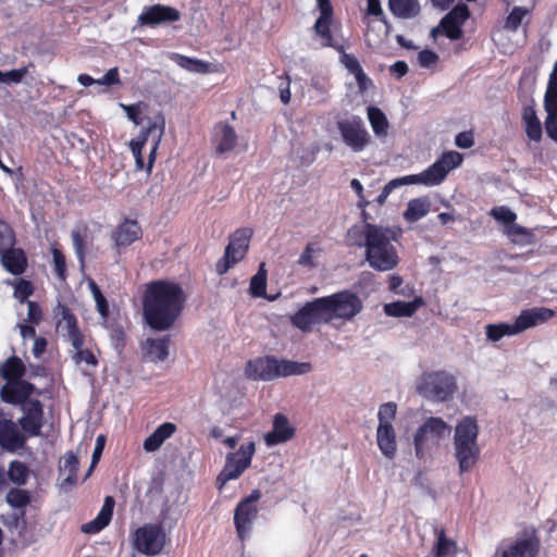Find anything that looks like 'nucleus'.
Listing matches in <instances>:
<instances>
[{"label":"nucleus","mask_w":557,"mask_h":557,"mask_svg":"<svg viewBox=\"0 0 557 557\" xmlns=\"http://www.w3.org/2000/svg\"><path fill=\"white\" fill-rule=\"evenodd\" d=\"M185 301L180 284L164 280L150 282L143 297V318L150 329L168 331L180 317Z\"/></svg>","instance_id":"f257e3e1"},{"label":"nucleus","mask_w":557,"mask_h":557,"mask_svg":"<svg viewBox=\"0 0 557 557\" xmlns=\"http://www.w3.org/2000/svg\"><path fill=\"white\" fill-rule=\"evenodd\" d=\"M363 240L356 242L359 247L366 248V260L377 271H389L398 263L396 248L392 244L395 232L389 227L367 223L362 230Z\"/></svg>","instance_id":"f03ea898"},{"label":"nucleus","mask_w":557,"mask_h":557,"mask_svg":"<svg viewBox=\"0 0 557 557\" xmlns=\"http://www.w3.org/2000/svg\"><path fill=\"white\" fill-rule=\"evenodd\" d=\"M479 426L473 417H463L455 428L454 448L460 473L469 471L480 456Z\"/></svg>","instance_id":"7ed1b4c3"},{"label":"nucleus","mask_w":557,"mask_h":557,"mask_svg":"<svg viewBox=\"0 0 557 557\" xmlns=\"http://www.w3.org/2000/svg\"><path fill=\"white\" fill-rule=\"evenodd\" d=\"M311 370L309 362L277 359L272 356L250 360L246 374L252 380L272 381L277 377L306 374Z\"/></svg>","instance_id":"20e7f679"},{"label":"nucleus","mask_w":557,"mask_h":557,"mask_svg":"<svg viewBox=\"0 0 557 557\" xmlns=\"http://www.w3.org/2000/svg\"><path fill=\"white\" fill-rule=\"evenodd\" d=\"M418 393L433 401H446L457 389L456 379L446 371H434L422 375L417 386Z\"/></svg>","instance_id":"39448f33"},{"label":"nucleus","mask_w":557,"mask_h":557,"mask_svg":"<svg viewBox=\"0 0 557 557\" xmlns=\"http://www.w3.org/2000/svg\"><path fill=\"white\" fill-rule=\"evenodd\" d=\"M449 433L450 426L442 418H428L413 436L416 456L419 459L425 458L430 455L431 449L436 447L440 441Z\"/></svg>","instance_id":"423d86ee"},{"label":"nucleus","mask_w":557,"mask_h":557,"mask_svg":"<svg viewBox=\"0 0 557 557\" xmlns=\"http://www.w3.org/2000/svg\"><path fill=\"white\" fill-rule=\"evenodd\" d=\"M290 323L304 333H309L315 325L331 323L324 297L307 301L290 317Z\"/></svg>","instance_id":"0eeeda50"},{"label":"nucleus","mask_w":557,"mask_h":557,"mask_svg":"<svg viewBox=\"0 0 557 557\" xmlns=\"http://www.w3.org/2000/svg\"><path fill=\"white\" fill-rule=\"evenodd\" d=\"M331 322L335 319L351 321L363 309L362 300L351 290L324 296Z\"/></svg>","instance_id":"6e6552de"},{"label":"nucleus","mask_w":557,"mask_h":557,"mask_svg":"<svg viewBox=\"0 0 557 557\" xmlns=\"http://www.w3.org/2000/svg\"><path fill=\"white\" fill-rule=\"evenodd\" d=\"M252 236L251 228H238L230 237L224 256L216 262L215 269L219 274L226 273L234 264L240 261L248 248Z\"/></svg>","instance_id":"1a4fd4ad"},{"label":"nucleus","mask_w":557,"mask_h":557,"mask_svg":"<svg viewBox=\"0 0 557 557\" xmlns=\"http://www.w3.org/2000/svg\"><path fill=\"white\" fill-rule=\"evenodd\" d=\"M462 161L459 152H444L432 165L419 174H413L416 183L424 186L440 185L450 170L457 168Z\"/></svg>","instance_id":"9d476101"},{"label":"nucleus","mask_w":557,"mask_h":557,"mask_svg":"<svg viewBox=\"0 0 557 557\" xmlns=\"http://www.w3.org/2000/svg\"><path fill=\"white\" fill-rule=\"evenodd\" d=\"M256 447L253 442L242 445L237 453H230L223 470L216 478V483L221 488L231 480L237 479L251 463Z\"/></svg>","instance_id":"9b49d317"},{"label":"nucleus","mask_w":557,"mask_h":557,"mask_svg":"<svg viewBox=\"0 0 557 557\" xmlns=\"http://www.w3.org/2000/svg\"><path fill=\"white\" fill-rule=\"evenodd\" d=\"M337 128L344 144L354 152L363 151L371 140V136L360 116L352 115L338 121Z\"/></svg>","instance_id":"f8f14e48"},{"label":"nucleus","mask_w":557,"mask_h":557,"mask_svg":"<svg viewBox=\"0 0 557 557\" xmlns=\"http://www.w3.org/2000/svg\"><path fill=\"white\" fill-rule=\"evenodd\" d=\"M165 533L161 524L146 523L134 533L133 545L147 556L158 555L164 547Z\"/></svg>","instance_id":"ddd939ff"},{"label":"nucleus","mask_w":557,"mask_h":557,"mask_svg":"<svg viewBox=\"0 0 557 557\" xmlns=\"http://www.w3.org/2000/svg\"><path fill=\"white\" fill-rule=\"evenodd\" d=\"M165 121L162 115L157 116L154 120L148 119L147 126L141 129L137 138L132 139L129 147L135 158L136 169L141 170L144 168V158L141 154L145 144L149 139H154L156 144L160 143L164 134Z\"/></svg>","instance_id":"4468645a"},{"label":"nucleus","mask_w":557,"mask_h":557,"mask_svg":"<svg viewBox=\"0 0 557 557\" xmlns=\"http://www.w3.org/2000/svg\"><path fill=\"white\" fill-rule=\"evenodd\" d=\"M53 315L57 320V330L67 338L73 348L79 347L83 334L78 329L77 319L70 308L58 302L53 309Z\"/></svg>","instance_id":"2eb2a0df"},{"label":"nucleus","mask_w":557,"mask_h":557,"mask_svg":"<svg viewBox=\"0 0 557 557\" xmlns=\"http://www.w3.org/2000/svg\"><path fill=\"white\" fill-rule=\"evenodd\" d=\"M36 392V386L25 380L16 379L7 382L0 389V398L10 405H20L21 408L28 405L29 396Z\"/></svg>","instance_id":"dca6fc26"},{"label":"nucleus","mask_w":557,"mask_h":557,"mask_svg":"<svg viewBox=\"0 0 557 557\" xmlns=\"http://www.w3.org/2000/svg\"><path fill=\"white\" fill-rule=\"evenodd\" d=\"M21 410L24 416L17 420V424L29 436H39L44 424V406L41 401L32 399Z\"/></svg>","instance_id":"f3484780"},{"label":"nucleus","mask_w":557,"mask_h":557,"mask_svg":"<svg viewBox=\"0 0 557 557\" xmlns=\"http://www.w3.org/2000/svg\"><path fill=\"white\" fill-rule=\"evenodd\" d=\"M181 18V13L175 8L153 4L146 7L138 16L137 23L141 26H157L168 22H176Z\"/></svg>","instance_id":"a211bd4d"},{"label":"nucleus","mask_w":557,"mask_h":557,"mask_svg":"<svg viewBox=\"0 0 557 557\" xmlns=\"http://www.w3.org/2000/svg\"><path fill=\"white\" fill-rule=\"evenodd\" d=\"M26 444V437L20 432L17 424L11 419L0 420V446L2 449L14 453L23 448Z\"/></svg>","instance_id":"6ab92c4d"},{"label":"nucleus","mask_w":557,"mask_h":557,"mask_svg":"<svg viewBox=\"0 0 557 557\" xmlns=\"http://www.w3.org/2000/svg\"><path fill=\"white\" fill-rule=\"evenodd\" d=\"M555 315L552 309L547 308H533L523 310L512 323V327L516 334L521 333L530 327H533L540 323H543Z\"/></svg>","instance_id":"aec40b11"},{"label":"nucleus","mask_w":557,"mask_h":557,"mask_svg":"<svg viewBox=\"0 0 557 557\" xmlns=\"http://www.w3.org/2000/svg\"><path fill=\"white\" fill-rule=\"evenodd\" d=\"M79 461L72 451L66 453L59 461L60 487L64 491L71 490L77 482V470Z\"/></svg>","instance_id":"412c9836"},{"label":"nucleus","mask_w":557,"mask_h":557,"mask_svg":"<svg viewBox=\"0 0 557 557\" xmlns=\"http://www.w3.org/2000/svg\"><path fill=\"white\" fill-rule=\"evenodd\" d=\"M258 516V509L256 506H248L244 503L237 505L234 512V523L238 537L243 541L249 536L253 521Z\"/></svg>","instance_id":"4be33fe9"},{"label":"nucleus","mask_w":557,"mask_h":557,"mask_svg":"<svg viewBox=\"0 0 557 557\" xmlns=\"http://www.w3.org/2000/svg\"><path fill=\"white\" fill-rule=\"evenodd\" d=\"M540 544L535 537L517 540L508 549L497 550L494 557H536Z\"/></svg>","instance_id":"5701e85b"},{"label":"nucleus","mask_w":557,"mask_h":557,"mask_svg":"<svg viewBox=\"0 0 557 557\" xmlns=\"http://www.w3.org/2000/svg\"><path fill=\"white\" fill-rule=\"evenodd\" d=\"M295 430L289 425L288 419L283 413H276L273 419V429L265 434L268 446H275L293 437Z\"/></svg>","instance_id":"b1692460"},{"label":"nucleus","mask_w":557,"mask_h":557,"mask_svg":"<svg viewBox=\"0 0 557 557\" xmlns=\"http://www.w3.org/2000/svg\"><path fill=\"white\" fill-rule=\"evenodd\" d=\"M114 505V498L112 496H107L97 517L94 520L83 524L82 531L87 534H95L104 529L112 519Z\"/></svg>","instance_id":"393cba45"},{"label":"nucleus","mask_w":557,"mask_h":557,"mask_svg":"<svg viewBox=\"0 0 557 557\" xmlns=\"http://www.w3.org/2000/svg\"><path fill=\"white\" fill-rule=\"evenodd\" d=\"M140 236L141 227L137 221L125 220L116 227L112 234V239L114 240L115 247H126L139 239Z\"/></svg>","instance_id":"a878e982"},{"label":"nucleus","mask_w":557,"mask_h":557,"mask_svg":"<svg viewBox=\"0 0 557 557\" xmlns=\"http://www.w3.org/2000/svg\"><path fill=\"white\" fill-rule=\"evenodd\" d=\"M530 101L531 103L523 107L522 121L528 138L532 141H540L543 134L542 124L535 111L534 99L531 98Z\"/></svg>","instance_id":"bb28decb"},{"label":"nucleus","mask_w":557,"mask_h":557,"mask_svg":"<svg viewBox=\"0 0 557 557\" xmlns=\"http://www.w3.org/2000/svg\"><path fill=\"white\" fill-rule=\"evenodd\" d=\"M0 256L2 265L8 272L14 275H20L25 271L27 260L22 249L11 247L8 250L0 252Z\"/></svg>","instance_id":"cd10ccee"},{"label":"nucleus","mask_w":557,"mask_h":557,"mask_svg":"<svg viewBox=\"0 0 557 557\" xmlns=\"http://www.w3.org/2000/svg\"><path fill=\"white\" fill-rule=\"evenodd\" d=\"M376 442L381 453L393 459L396 455V433L393 425H379L376 430Z\"/></svg>","instance_id":"c85d7f7f"},{"label":"nucleus","mask_w":557,"mask_h":557,"mask_svg":"<svg viewBox=\"0 0 557 557\" xmlns=\"http://www.w3.org/2000/svg\"><path fill=\"white\" fill-rule=\"evenodd\" d=\"M176 431V425L172 422H164L159 425L144 442L143 447L146 451L158 450L162 444Z\"/></svg>","instance_id":"c756f323"},{"label":"nucleus","mask_w":557,"mask_h":557,"mask_svg":"<svg viewBox=\"0 0 557 557\" xmlns=\"http://www.w3.org/2000/svg\"><path fill=\"white\" fill-rule=\"evenodd\" d=\"M421 297H416L411 301H394L384 305V312L388 317H411L422 306Z\"/></svg>","instance_id":"7c9ffc66"},{"label":"nucleus","mask_w":557,"mask_h":557,"mask_svg":"<svg viewBox=\"0 0 557 557\" xmlns=\"http://www.w3.org/2000/svg\"><path fill=\"white\" fill-rule=\"evenodd\" d=\"M431 209V201L426 197L411 199L404 212V219L413 223L424 218Z\"/></svg>","instance_id":"2f4dec72"},{"label":"nucleus","mask_w":557,"mask_h":557,"mask_svg":"<svg viewBox=\"0 0 557 557\" xmlns=\"http://www.w3.org/2000/svg\"><path fill=\"white\" fill-rule=\"evenodd\" d=\"M215 138L218 141L216 151L220 153L231 151L237 143V135L228 124H220L215 127Z\"/></svg>","instance_id":"473e14b6"},{"label":"nucleus","mask_w":557,"mask_h":557,"mask_svg":"<svg viewBox=\"0 0 557 557\" xmlns=\"http://www.w3.org/2000/svg\"><path fill=\"white\" fill-rule=\"evenodd\" d=\"M320 16L315 21L314 29L323 38H331L330 22L333 15V8L330 0H318Z\"/></svg>","instance_id":"72a5a7b5"},{"label":"nucleus","mask_w":557,"mask_h":557,"mask_svg":"<svg viewBox=\"0 0 557 557\" xmlns=\"http://www.w3.org/2000/svg\"><path fill=\"white\" fill-rule=\"evenodd\" d=\"M388 8L395 16L400 18H410L420 12L418 0H388Z\"/></svg>","instance_id":"f704fd0d"},{"label":"nucleus","mask_w":557,"mask_h":557,"mask_svg":"<svg viewBox=\"0 0 557 557\" xmlns=\"http://www.w3.org/2000/svg\"><path fill=\"white\" fill-rule=\"evenodd\" d=\"M168 336L162 338H148L146 341L147 355L152 361H164L169 356Z\"/></svg>","instance_id":"c9c22d12"},{"label":"nucleus","mask_w":557,"mask_h":557,"mask_svg":"<svg viewBox=\"0 0 557 557\" xmlns=\"http://www.w3.org/2000/svg\"><path fill=\"white\" fill-rule=\"evenodd\" d=\"M367 113L374 134L377 137L385 136L388 128V121L384 112L377 107L370 106L367 109Z\"/></svg>","instance_id":"e433bc0d"},{"label":"nucleus","mask_w":557,"mask_h":557,"mask_svg":"<svg viewBox=\"0 0 557 557\" xmlns=\"http://www.w3.org/2000/svg\"><path fill=\"white\" fill-rule=\"evenodd\" d=\"M25 374V366L18 357L12 356L8 358L1 367V376L12 381L22 379Z\"/></svg>","instance_id":"4c0bfd02"},{"label":"nucleus","mask_w":557,"mask_h":557,"mask_svg":"<svg viewBox=\"0 0 557 557\" xmlns=\"http://www.w3.org/2000/svg\"><path fill=\"white\" fill-rule=\"evenodd\" d=\"M437 534V541L434 545L433 553L434 557H455L456 544L454 541L448 540L445 536L444 530L435 531Z\"/></svg>","instance_id":"58836bf2"},{"label":"nucleus","mask_w":557,"mask_h":557,"mask_svg":"<svg viewBox=\"0 0 557 557\" xmlns=\"http://www.w3.org/2000/svg\"><path fill=\"white\" fill-rule=\"evenodd\" d=\"M174 61L182 67L193 73H208L210 63L181 54L174 55Z\"/></svg>","instance_id":"ea45409f"},{"label":"nucleus","mask_w":557,"mask_h":557,"mask_svg":"<svg viewBox=\"0 0 557 557\" xmlns=\"http://www.w3.org/2000/svg\"><path fill=\"white\" fill-rule=\"evenodd\" d=\"M267 270L264 263L259 265L258 272L251 277L249 292L253 297H267Z\"/></svg>","instance_id":"a19ab883"},{"label":"nucleus","mask_w":557,"mask_h":557,"mask_svg":"<svg viewBox=\"0 0 557 557\" xmlns=\"http://www.w3.org/2000/svg\"><path fill=\"white\" fill-rule=\"evenodd\" d=\"M10 481L16 485H24L27 482L29 475V469L27 466L18 460H13L9 463L7 473Z\"/></svg>","instance_id":"79ce46f5"},{"label":"nucleus","mask_w":557,"mask_h":557,"mask_svg":"<svg viewBox=\"0 0 557 557\" xmlns=\"http://www.w3.org/2000/svg\"><path fill=\"white\" fill-rule=\"evenodd\" d=\"M86 234H87L86 226H76L75 228L72 230V233H71L73 247H74L76 257L79 260L82 267L84 265V259H85L84 240H85Z\"/></svg>","instance_id":"37998d69"},{"label":"nucleus","mask_w":557,"mask_h":557,"mask_svg":"<svg viewBox=\"0 0 557 557\" xmlns=\"http://www.w3.org/2000/svg\"><path fill=\"white\" fill-rule=\"evenodd\" d=\"M5 500L12 508H23L30 503V495L26 490L13 487L7 493Z\"/></svg>","instance_id":"c03bdc74"},{"label":"nucleus","mask_w":557,"mask_h":557,"mask_svg":"<svg viewBox=\"0 0 557 557\" xmlns=\"http://www.w3.org/2000/svg\"><path fill=\"white\" fill-rule=\"evenodd\" d=\"M485 327L486 336L492 342H497L506 335L516 334L510 323L487 324Z\"/></svg>","instance_id":"a18cd8bd"},{"label":"nucleus","mask_w":557,"mask_h":557,"mask_svg":"<svg viewBox=\"0 0 557 557\" xmlns=\"http://www.w3.org/2000/svg\"><path fill=\"white\" fill-rule=\"evenodd\" d=\"M469 15L470 11L468 5L465 3H458L443 17V22L448 23L449 21H454L455 23L462 26V24L468 20Z\"/></svg>","instance_id":"49530a36"},{"label":"nucleus","mask_w":557,"mask_h":557,"mask_svg":"<svg viewBox=\"0 0 557 557\" xmlns=\"http://www.w3.org/2000/svg\"><path fill=\"white\" fill-rule=\"evenodd\" d=\"M84 337L81 338V345L74 349L73 360L76 364L86 363L87 366L96 367L98 361L95 355L89 349H84Z\"/></svg>","instance_id":"de8ad7c7"},{"label":"nucleus","mask_w":557,"mask_h":557,"mask_svg":"<svg viewBox=\"0 0 557 557\" xmlns=\"http://www.w3.org/2000/svg\"><path fill=\"white\" fill-rule=\"evenodd\" d=\"M29 66H33V64L29 63L27 66L14 69L8 72L0 71V83L7 85L20 84L24 76L28 73Z\"/></svg>","instance_id":"09e8293b"},{"label":"nucleus","mask_w":557,"mask_h":557,"mask_svg":"<svg viewBox=\"0 0 557 557\" xmlns=\"http://www.w3.org/2000/svg\"><path fill=\"white\" fill-rule=\"evenodd\" d=\"M397 406L395 403H385L380 406L377 412L379 425H393Z\"/></svg>","instance_id":"8fccbe9b"},{"label":"nucleus","mask_w":557,"mask_h":557,"mask_svg":"<svg viewBox=\"0 0 557 557\" xmlns=\"http://www.w3.org/2000/svg\"><path fill=\"white\" fill-rule=\"evenodd\" d=\"M529 13L528 9L522 7H515L506 18L505 27L511 30H517L521 25L523 17Z\"/></svg>","instance_id":"3c124183"},{"label":"nucleus","mask_w":557,"mask_h":557,"mask_svg":"<svg viewBox=\"0 0 557 557\" xmlns=\"http://www.w3.org/2000/svg\"><path fill=\"white\" fill-rule=\"evenodd\" d=\"M14 242L13 230L5 222L0 221V252L13 247Z\"/></svg>","instance_id":"603ef678"},{"label":"nucleus","mask_w":557,"mask_h":557,"mask_svg":"<svg viewBox=\"0 0 557 557\" xmlns=\"http://www.w3.org/2000/svg\"><path fill=\"white\" fill-rule=\"evenodd\" d=\"M547 116L545 120V131L547 136L557 141V108L545 109Z\"/></svg>","instance_id":"864d4df0"},{"label":"nucleus","mask_w":557,"mask_h":557,"mask_svg":"<svg viewBox=\"0 0 557 557\" xmlns=\"http://www.w3.org/2000/svg\"><path fill=\"white\" fill-rule=\"evenodd\" d=\"M557 108V78L549 79L544 95V109Z\"/></svg>","instance_id":"5fc2aeb1"},{"label":"nucleus","mask_w":557,"mask_h":557,"mask_svg":"<svg viewBox=\"0 0 557 557\" xmlns=\"http://www.w3.org/2000/svg\"><path fill=\"white\" fill-rule=\"evenodd\" d=\"M440 26L442 27V30L444 34L450 39V40H459L462 35V28L461 25L455 23L454 21H449L448 23H444L443 18L440 22Z\"/></svg>","instance_id":"6e6d98bb"},{"label":"nucleus","mask_w":557,"mask_h":557,"mask_svg":"<svg viewBox=\"0 0 557 557\" xmlns=\"http://www.w3.org/2000/svg\"><path fill=\"white\" fill-rule=\"evenodd\" d=\"M66 141L73 149H76L82 153H86L89 150L88 140L76 133H70L66 135Z\"/></svg>","instance_id":"4d7b16f0"},{"label":"nucleus","mask_w":557,"mask_h":557,"mask_svg":"<svg viewBox=\"0 0 557 557\" xmlns=\"http://www.w3.org/2000/svg\"><path fill=\"white\" fill-rule=\"evenodd\" d=\"M34 292L33 284L29 281L21 280L14 289V296L20 301H25Z\"/></svg>","instance_id":"13d9d810"},{"label":"nucleus","mask_w":557,"mask_h":557,"mask_svg":"<svg viewBox=\"0 0 557 557\" xmlns=\"http://www.w3.org/2000/svg\"><path fill=\"white\" fill-rule=\"evenodd\" d=\"M493 216L504 224H512L516 221V213L508 208L499 207L492 210Z\"/></svg>","instance_id":"bf43d9fd"},{"label":"nucleus","mask_w":557,"mask_h":557,"mask_svg":"<svg viewBox=\"0 0 557 557\" xmlns=\"http://www.w3.org/2000/svg\"><path fill=\"white\" fill-rule=\"evenodd\" d=\"M123 110L125 111L127 117L135 124L140 125L143 120L139 117L141 114V102L134 104H121Z\"/></svg>","instance_id":"052dcab7"},{"label":"nucleus","mask_w":557,"mask_h":557,"mask_svg":"<svg viewBox=\"0 0 557 557\" xmlns=\"http://www.w3.org/2000/svg\"><path fill=\"white\" fill-rule=\"evenodd\" d=\"M52 256H53L54 271H55L57 275L60 278H64L65 270H66L64 255L59 249L53 248Z\"/></svg>","instance_id":"680f3d73"},{"label":"nucleus","mask_w":557,"mask_h":557,"mask_svg":"<svg viewBox=\"0 0 557 557\" xmlns=\"http://www.w3.org/2000/svg\"><path fill=\"white\" fill-rule=\"evenodd\" d=\"M318 251V248L315 247V244H308L302 251V253L299 257L298 263L302 267L312 268L314 267L313 263V253Z\"/></svg>","instance_id":"e2e57ef3"},{"label":"nucleus","mask_w":557,"mask_h":557,"mask_svg":"<svg viewBox=\"0 0 557 557\" xmlns=\"http://www.w3.org/2000/svg\"><path fill=\"white\" fill-rule=\"evenodd\" d=\"M437 60L438 55L434 51L429 49H424L420 51L418 54V61L422 67H431L437 62Z\"/></svg>","instance_id":"0e129e2a"},{"label":"nucleus","mask_w":557,"mask_h":557,"mask_svg":"<svg viewBox=\"0 0 557 557\" xmlns=\"http://www.w3.org/2000/svg\"><path fill=\"white\" fill-rule=\"evenodd\" d=\"M414 177L416 176L413 174L403 176V177H397V178L389 181L384 187L386 188V191L392 193L394 189L399 188L401 186L417 184Z\"/></svg>","instance_id":"69168bd1"},{"label":"nucleus","mask_w":557,"mask_h":557,"mask_svg":"<svg viewBox=\"0 0 557 557\" xmlns=\"http://www.w3.org/2000/svg\"><path fill=\"white\" fill-rule=\"evenodd\" d=\"M455 144L458 148L469 149L474 145L473 135L471 132H461L455 138Z\"/></svg>","instance_id":"338daca9"},{"label":"nucleus","mask_w":557,"mask_h":557,"mask_svg":"<svg viewBox=\"0 0 557 557\" xmlns=\"http://www.w3.org/2000/svg\"><path fill=\"white\" fill-rule=\"evenodd\" d=\"M342 62L351 74H355L362 69L357 58L352 54L345 53L342 58Z\"/></svg>","instance_id":"774afa93"}]
</instances>
